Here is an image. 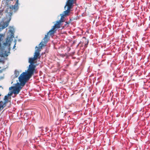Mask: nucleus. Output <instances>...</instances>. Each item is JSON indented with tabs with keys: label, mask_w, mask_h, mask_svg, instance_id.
Masks as SVG:
<instances>
[{
	"label": "nucleus",
	"mask_w": 150,
	"mask_h": 150,
	"mask_svg": "<svg viewBox=\"0 0 150 150\" xmlns=\"http://www.w3.org/2000/svg\"><path fill=\"white\" fill-rule=\"evenodd\" d=\"M10 29L8 31L7 36L4 41L2 42L3 44L0 42V50L2 53H4L6 56H8V54L10 53V46L13 38H14V28L13 27L10 26ZM4 35L2 34L0 37V42L2 41Z\"/></svg>",
	"instance_id": "nucleus-1"
},
{
	"label": "nucleus",
	"mask_w": 150,
	"mask_h": 150,
	"mask_svg": "<svg viewBox=\"0 0 150 150\" xmlns=\"http://www.w3.org/2000/svg\"><path fill=\"white\" fill-rule=\"evenodd\" d=\"M33 74L31 73L26 70L25 72H23L19 76L18 79L20 83H17V84L23 87L25 85L27 81L31 78Z\"/></svg>",
	"instance_id": "nucleus-2"
},
{
	"label": "nucleus",
	"mask_w": 150,
	"mask_h": 150,
	"mask_svg": "<svg viewBox=\"0 0 150 150\" xmlns=\"http://www.w3.org/2000/svg\"><path fill=\"white\" fill-rule=\"evenodd\" d=\"M10 10L8 13V15L7 20L6 21H2L0 23V31H1L6 27H7L11 19V16L12 14V10L14 9V7L13 5H11L9 7Z\"/></svg>",
	"instance_id": "nucleus-3"
},
{
	"label": "nucleus",
	"mask_w": 150,
	"mask_h": 150,
	"mask_svg": "<svg viewBox=\"0 0 150 150\" xmlns=\"http://www.w3.org/2000/svg\"><path fill=\"white\" fill-rule=\"evenodd\" d=\"M60 25L61 23L60 22L58 21L53 26V28L47 33V34L45 35V37L43 39L44 43L46 44L48 42V40L46 38L47 37V35L49 34L50 35H51L53 34L57 30V29L60 28Z\"/></svg>",
	"instance_id": "nucleus-4"
},
{
	"label": "nucleus",
	"mask_w": 150,
	"mask_h": 150,
	"mask_svg": "<svg viewBox=\"0 0 150 150\" xmlns=\"http://www.w3.org/2000/svg\"><path fill=\"white\" fill-rule=\"evenodd\" d=\"M36 59L34 57L29 58V59L28 62L30 63L28 66V70L26 71L32 74H34L35 71V65L34 64V61Z\"/></svg>",
	"instance_id": "nucleus-5"
},
{
	"label": "nucleus",
	"mask_w": 150,
	"mask_h": 150,
	"mask_svg": "<svg viewBox=\"0 0 150 150\" xmlns=\"http://www.w3.org/2000/svg\"><path fill=\"white\" fill-rule=\"evenodd\" d=\"M76 0H67L64 6V8H65L66 6H67V9L64 12V13L62 15H64V16L67 15L69 12L70 9L73 6V4L76 3Z\"/></svg>",
	"instance_id": "nucleus-6"
},
{
	"label": "nucleus",
	"mask_w": 150,
	"mask_h": 150,
	"mask_svg": "<svg viewBox=\"0 0 150 150\" xmlns=\"http://www.w3.org/2000/svg\"><path fill=\"white\" fill-rule=\"evenodd\" d=\"M22 88L19 85L16 86L13 91V93L15 95L18 94Z\"/></svg>",
	"instance_id": "nucleus-7"
},
{
	"label": "nucleus",
	"mask_w": 150,
	"mask_h": 150,
	"mask_svg": "<svg viewBox=\"0 0 150 150\" xmlns=\"http://www.w3.org/2000/svg\"><path fill=\"white\" fill-rule=\"evenodd\" d=\"M35 48H37V49L35 51L33 57L37 59V58H40V56H39L40 52L39 51V48L37 46H36Z\"/></svg>",
	"instance_id": "nucleus-8"
},
{
	"label": "nucleus",
	"mask_w": 150,
	"mask_h": 150,
	"mask_svg": "<svg viewBox=\"0 0 150 150\" xmlns=\"http://www.w3.org/2000/svg\"><path fill=\"white\" fill-rule=\"evenodd\" d=\"M19 4L18 3V0H17L16 1V3L15 4L14 6H13L14 7V9L15 10V12H16V11H17L19 7L18 6V5Z\"/></svg>",
	"instance_id": "nucleus-9"
},
{
	"label": "nucleus",
	"mask_w": 150,
	"mask_h": 150,
	"mask_svg": "<svg viewBox=\"0 0 150 150\" xmlns=\"http://www.w3.org/2000/svg\"><path fill=\"white\" fill-rule=\"evenodd\" d=\"M60 15L61 16V18L58 21L61 23L62 22H64L65 21L64 20V15H62V14H60Z\"/></svg>",
	"instance_id": "nucleus-10"
},
{
	"label": "nucleus",
	"mask_w": 150,
	"mask_h": 150,
	"mask_svg": "<svg viewBox=\"0 0 150 150\" xmlns=\"http://www.w3.org/2000/svg\"><path fill=\"white\" fill-rule=\"evenodd\" d=\"M83 38H85V42L84 44V47H87L88 43V40L85 37H83Z\"/></svg>",
	"instance_id": "nucleus-11"
},
{
	"label": "nucleus",
	"mask_w": 150,
	"mask_h": 150,
	"mask_svg": "<svg viewBox=\"0 0 150 150\" xmlns=\"http://www.w3.org/2000/svg\"><path fill=\"white\" fill-rule=\"evenodd\" d=\"M19 72L16 70H15L14 72L15 76L17 77L19 75Z\"/></svg>",
	"instance_id": "nucleus-12"
},
{
	"label": "nucleus",
	"mask_w": 150,
	"mask_h": 150,
	"mask_svg": "<svg viewBox=\"0 0 150 150\" xmlns=\"http://www.w3.org/2000/svg\"><path fill=\"white\" fill-rule=\"evenodd\" d=\"M0 107L1 108H3L5 107L6 106V105H4V104H3V102L2 101H0Z\"/></svg>",
	"instance_id": "nucleus-13"
},
{
	"label": "nucleus",
	"mask_w": 150,
	"mask_h": 150,
	"mask_svg": "<svg viewBox=\"0 0 150 150\" xmlns=\"http://www.w3.org/2000/svg\"><path fill=\"white\" fill-rule=\"evenodd\" d=\"M13 93V92H8V94L7 95L8 97L10 96H11L12 95Z\"/></svg>",
	"instance_id": "nucleus-14"
},
{
	"label": "nucleus",
	"mask_w": 150,
	"mask_h": 150,
	"mask_svg": "<svg viewBox=\"0 0 150 150\" xmlns=\"http://www.w3.org/2000/svg\"><path fill=\"white\" fill-rule=\"evenodd\" d=\"M38 130L40 131H41L42 132H43V129H42V127H39L38 128Z\"/></svg>",
	"instance_id": "nucleus-15"
},
{
	"label": "nucleus",
	"mask_w": 150,
	"mask_h": 150,
	"mask_svg": "<svg viewBox=\"0 0 150 150\" xmlns=\"http://www.w3.org/2000/svg\"><path fill=\"white\" fill-rule=\"evenodd\" d=\"M42 42H41L40 44H39V46L41 48H42V47L43 46V45L42 43Z\"/></svg>",
	"instance_id": "nucleus-16"
},
{
	"label": "nucleus",
	"mask_w": 150,
	"mask_h": 150,
	"mask_svg": "<svg viewBox=\"0 0 150 150\" xmlns=\"http://www.w3.org/2000/svg\"><path fill=\"white\" fill-rule=\"evenodd\" d=\"M8 96L7 95H6L4 97V100H8Z\"/></svg>",
	"instance_id": "nucleus-17"
},
{
	"label": "nucleus",
	"mask_w": 150,
	"mask_h": 150,
	"mask_svg": "<svg viewBox=\"0 0 150 150\" xmlns=\"http://www.w3.org/2000/svg\"><path fill=\"white\" fill-rule=\"evenodd\" d=\"M68 26V25H67V24H65L62 27V28H64L65 27H67Z\"/></svg>",
	"instance_id": "nucleus-18"
},
{
	"label": "nucleus",
	"mask_w": 150,
	"mask_h": 150,
	"mask_svg": "<svg viewBox=\"0 0 150 150\" xmlns=\"http://www.w3.org/2000/svg\"><path fill=\"white\" fill-rule=\"evenodd\" d=\"M8 100H4V104H6L7 103H8Z\"/></svg>",
	"instance_id": "nucleus-19"
},
{
	"label": "nucleus",
	"mask_w": 150,
	"mask_h": 150,
	"mask_svg": "<svg viewBox=\"0 0 150 150\" xmlns=\"http://www.w3.org/2000/svg\"><path fill=\"white\" fill-rule=\"evenodd\" d=\"M16 40H14L15 44H14V46L13 47V48H14L16 47L15 45L16 44Z\"/></svg>",
	"instance_id": "nucleus-20"
},
{
	"label": "nucleus",
	"mask_w": 150,
	"mask_h": 150,
	"mask_svg": "<svg viewBox=\"0 0 150 150\" xmlns=\"http://www.w3.org/2000/svg\"><path fill=\"white\" fill-rule=\"evenodd\" d=\"M45 132H48V128L47 127H46L45 128Z\"/></svg>",
	"instance_id": "nucleus-21"
},
{
	"label": "nucleus",
	"mask_w": 150,
	"mask_h": 150,
	"mask_svg": "<svg viewBox=\"0 0 150 150\" xmlns=\"http://www.w3.org/2000/svg\"><path fill=\"white\" fill-rule=\"evenodd\" d=\"M14 87H13V86H11V87H10L9 88V90H11L12 89H13V88H14Z\"/></svg>",
	"instance_id": "nucleus-22"
},
{
	"label": "nucleus",
	"mask_w": 150,
	"mask_h": 150,
	"mask_svg": "<svg viewBox=\"0 0 150 150\" xmlns=\"http://www.w3.org/2000/svg\"><path fill=\"white\" fill-rule=\"evenodd\" d=\"M69 22H68L67 21H66L65 22V24H67V25H68L69 24Z\"/></svg>",
	"instance_id": "nucleus-23"
},
{
	"label": "nucleus",
	"mask_w": 150,
	"mask_h": 150,
	"mask_svg": "<svg viewBox=\"0 0 150 150\" xmlns=\"http://www.w3.org/2000/svg\"><path fill=\"white\" fill-rule=\"evenodd\" d=\"M69 64H67L66 65V66H67V67H68V66H69Z\"/></svg>",
	"instance_id": "nucleus-24"
},
{
	"label": "nucleus",
	"mask_w": 150,
	"mask_h": 150,
	"mask_svg": "<svg viewBox=\"0 0 150 150\" xmlns=\"http://www.w3.org/2000/svg\"><path fill=\"white\" fill-rule=\"evenodd\" d=\"M3 104H4V105H5V104H4V103H3Z\"/></svg>",
	"instance_id": "nucleus-25"
},
{
	"label": "nucleus",
	"mask_w": 150,
	"mask_h": 150,
	"mask_svg": "<svg viewBox=\"0 0 150 150\" xmlns=\"http://www.w3.org/2000/svg\"><path fill=\"white\" fill-rule=\"evenodd\" d=\"M10 0L11 1H13V0Z\"/></svg>",
	"instance_id": "nucleus-26"
},
{
	"label": "nucleus",
	"mask_w": 150,
	"mask_h": 150,
	"mask_svg": "<svg viewBox=\"0 0 150 150\" xmlns=\"http://www.w3.org/2000/svg\"><path fill=\"white\" fill-rule=\"evenodd\" d=\"M1 95H0V96H1Z\"/></svg>",
	"instance_id": "nucleus-27"
}]
</instances>
